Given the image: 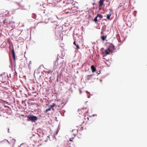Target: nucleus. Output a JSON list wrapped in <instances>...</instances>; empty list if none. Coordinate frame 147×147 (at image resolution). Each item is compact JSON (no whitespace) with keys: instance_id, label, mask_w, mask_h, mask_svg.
<instances>
[{"instance_id":"nucleus-1","label":"nucleus","mask_w":147,"mask_h":147,"mask_svg":"<svg viewBox=\"0 0 147 147\" xmlns=\"http://www.w3.org/2000/svg\"><path fill=\"white\" fill-rule=\"evenodd\" d=\"M27 118L28 121H36L38 119L37 117L33 115H28L27 116Z\"/></svg>"},{"instance_id":"nucleus-2","label":"nucleus","mask_w":147,"mask_h":147,"mask_svg":"<svg viewBox=\"0 0 147 147\" xmlns=\"http://www.w3.org/2000/svg\"><path fill=\"white\" fill-rule=\"evenodd\" d=\"M111 52V51L109 48H108L105 50L104 53L106 55L109 54Z\"/></svg>"},{"instance_id":"nucleus-3","label":"nucleus","mask_w":147,"mask_h":147,"mask_svg":"<svg viewBox=\"0 0 147 147\" xmlns=\"http://www.w3.org/2000/svg\"><path fill=\"white\" fill-rule=\"evenodd\" d=\"M12 54V55L14 61H15L16 60V58H15V53L14 52V49H13L11 50Z\"/></svg>"},{"instance_id":"nucleus-4","label":"nucleus","mask_w":147,"mask_h":147,"mask_svg":"<svg viewBox=\"0 0 147 147\" xmlns=\"http://www.w3.org/2000/svg\"><path fill=\"white\" fill-rule=\"evenodd\" d=\"M105 0H100L99 2V7H101L104 4V2Z\"/></svg>"},{"instance_id":"nucleus-5","label":"nucleus","mask_w":147,"mask_h":147,"mask_svg":"<svg viewBox=\"0 0 147 147\" xmlns=\"http://www.w3.org/2000/svg\"><path fill=\"white\" fill-rule=\"evenodd\" d=\"M70 7H69L68 8L69 9H72V10H73L74 9H72L74 7H75V6H74V4H72V3L70 4L69 5Z\"/></svg>"},{"instance_id":"nucleus-6","label":"nucleus","mask_w":147,"mask_h":147,"mask_svg":"<svg viewBox=\"0 0 147 147\" xmlns=\"http://www.w3.org/2000/svg\"><path fill=\"white\" fill-rule=\"evenodd\" d=\"M93 76V75H90L87 76L86 77V80H91L92 79V77Z\"/></svg>"},{"instance_id":"nucleus-7","label":"nucleus","mask_w":147,"mask_h":147,"mask_svg":"<svg viewBox=\"0 0 147 147\" xmlns=\"http://www.w3.org/2000/svg\"><path fill=\"white\" fill-rule=\"evenodd\" d=\"M91 68L92 72H94L96 71V69L93 65L91 66Z\"/></svg>"},{"instance_id":"nucleus-8","label":"nucleus","mask_w":147,"mask_h":147,"mask_svg":"<svg viewBox=\"0 0 147 147\" xmlns=\"http://www.w3.org/2000/svg\"><path fill=\"white\" fill-rule=\"evenodd\" d=\"M97 17H98L100 18V20L102 18H103L102 16L100 14H98L97 16Z\"/></svg>"},{"instance_id":"nucleus-9","label":"nucleus","mask_w":147,"mask_h":147,"mask_svg":"<svg viewBox=\"0 0 147 147\" xmlns=\"http://www.w3.org/2000/svg\"><path fill=\"white\" fill-rule=\"evenodd\" d=\"M3 23L5 24L6 25L8 23V21L6 19H4L3 21Z\"/></svg>"},{"instance_id":"nucleus-10","label":"nucleus","mask_w":147,"mask_h":147,"mask_svg":"<svg viewBox=\"0 0 147 147\" xmlns=\"http://www.w3.org/2000/svg\"><path fill=\"white\" fill-rule=\"evenodd\" d=\"M106 36H103L101 37V38L103 40H104L106 38Z\"/></svg>"},{"instance_id":"nucleus-11","label":"nucleus","mask_w":147,"mask_h":147,"mask_svg":"<svg viewBox=\"0 0 147 147\" xmlns=\"http://www.w3.org/2000/svg\"><path fill=\"white\" fill-rule=\"evenodd\" d=\"M56 105V104L55 103H53L52 105H50V107L51 108V109L52 108H53L54 107H55V106Z\"/></svg>"},{"instance_id":"nucleus-12","label":"nucleus","mask_w":147,"mask_h":147,"mask_svg":"<svg viewBox=\"0 0 147 147\" xmlns=\"http://www.w3.org/2000/svg\"><path fill=\"white\" fill-rule=\"evenodd\" d=\"M111 16V14H109L107 15V18L108 19H110V17Z\"/></svg>"},{"instance_id":"nucleus-13","label":"nucleus","mask_w":147,"mask_h":147,"mask_svg":"<svg viewBox=\"0 0 147 147\" xmlns=\"http://www.w3.org/2000/svg\"><path fill=\"white\" fill-rule=\"evenodd\" d=\"M97 17L96 16L94 19V21L96 23H97V22H98V20L97 19Z\"/></svg>"},{"instance_id":"nucleus-14","label":"nucleus","mask_w":147,"mask_h":147,"mask_svg":"<svg viewBox=\"0 0 147 147\" xmlns=\"http://www.w3.org/2000/svg\"><path fill=\"white\" fill-rule=\"evenodd\" d=\"M51 109V108L50 107L48 109H47L46 110H45V113H47V112H48V111H50Z\"/></svg>"},{"instance_id":"nucleus-15","label":"nucleus","mask_w":147,"mask_h":147,"mask_svg":"<svg viewBox=\"0 0 147 147\" xmlns=\"http://www.w3.org/2000/svg\"><path fill=\"white\" fill-rule=\"evenodd\" d=\"M74 139L73 138H69V141H70L72 142L73 141V139Z\"/></svg>"},{"instance_id":"nucleus-16","label":"nucleus","mask_w":147,"mask_h":147,"mask_svg":"<svg viewBox=\"0 0 147 147\" xmlns=\"http://www.w3.org/2000/svg\"><path fill=\"white\" fill-rule=\"evenodd\" d=\"M76 48L77 49H79L80 48L79 46H78V45H76Z\"/></svg>"},{"instance_id":"nucleus-17","label":"nucleus","mask_w":147,"mask_h":147,"mask_svg":"<svg viewBox=\"0 0 147 147\" xmlns=\"http://www.w3.org/2000/svg\"><path fill=\"white\" fill-rule=\"evenodd\" d=\"M26 100H24H24H23V101H22V103H23L24 102V103H25V102H26Z\"/></svg>"},{"instance_id":"nucleus-18","label":"nucleus","mask_w":147,"mask_h":147,"mask_svg":"<svg viewBox=\"0 0 147 147\" xmlns=\"http://www.w3.org/2000/svg\"><path fill=\"white\" fill-rule=\"evenodd\" d=\"M73 44H74V45H77L76 44V41H74L73 42Z\"/></svg>"},{"instance_id":"nucleus-19","label":"nucleus","mask_w":147,"mask_h":147,"mask_svg":"<svg viewBox=\"0 0 147 147\" xmlns=\"http://www.w3.org/2000/svg\"><path fill=\"white\" fill-rule=\"evenodd\" d=\"M105 56H105V55H104V56H103V59H105V57H105Z\"/></svg>"},{"instance_id":"nucleus-20","label":"nucleus","mask_w":147,"mask_h":147,"mask_svg":"<svg viewBox=\"0 0 147 147\" xmlns=\"http://www.w3.org/2000/svg\"><path fill=\"white\" fill-rule=\"evenodd\" d=\"M105 56H105V55H104V56H103V59H105V57H105Z\"/></svg>"},{"instance_id":"nucleus-21","label":"nucleus","mask_w":147,"mask_h":147,"mask_svg":"<svg viewBox=\"0 0 147 147\" xmlns=\"http://www.w3.org/2000/svg\"><path fill=\"white\" fill-rule=\"evenodd\" d=\"M7 130H8V132H9V128Z\"/></svg>"},{"instance_id":"nucleus-22","label":"nucleus","mask_w":147,"mask_h":147,"mask_svg":"<svg viewBox=\"0 0 147 147\" xmlns=\"http://www.w3.org/2000/svg\"><path fill=\"white\" fill-rule=\"evenodd\" d=\"M52 108V109L54 111V109H53V108Z\"/></svg>"},{"instance_id":"nucleus-23","label":"nucleus","mask_w":147,"mask_h":147,"mask_svg":"<svg viewBox=\"0 0 147 147\" xmlns=\"http://www.w3.org/2000/svg\"><path fill=\"white\" fill-rule=\"evenodd\" d=\"M16 145H17V144L16 143V145H15V147H18V146H16Z\"/></svg>"},{"instance_id":"nucleus-24","label":"nucleus","mask_w":147,"mask_h":147,"mask_svg":"<svg viewBox=\"0 0 147 147\" xmlns=\"http://www.w3.org/2000/svg\"><path fill=\"white\" fill-rule=\"evenodd\" d=\"M101 9V8H99V10H100Z\"/></svg>"},{"instance_id":"nucleus-25","label":"nucleus","mask_w":147,"mask_h":147,"mask_svg":"<svg viewBox=\"0 0 147 147\" xmlns=\"http://www.w3.org/2000/svg\"><path fill=\"white\" fill-rule=\"evenodd\" d=\"M0 18H1V17H0Z\"/></svg>"}]
</instances>
